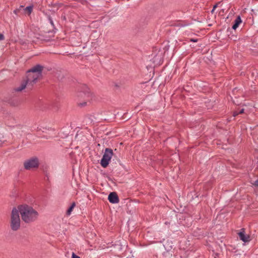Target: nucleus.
Wrapping results in <instances>:
<instances>
[{
  "instance_id": "16",
  "label": "nucleus",
  "mask_w": 258,
  "mask_h": 258,
  "mask_svg": "<svg viewBox=\"0 0 258 258\" xmlns=\"http://www.w3.org/2000/svg\"><path fill=\"white\" fill-rule=\"evenodd\" d=\"M4 39V36L2 34H0V40H3Z\"/></svg>"
},
{
  "instance_id": "4",
  "label": "nucleus",
  "mask_w": 258,
  "mask_h": 258,
  "mask_svg": "<svg viewBox=\"0 0 258 258\" xmlns=\"http://www.w3.org/2000/svg\"><path fill=\"white\" fill-rule=\"evenodd\" d=\"M20 215V214L17 207L12 209L11 214L10 226L13 230H17L20 227L21 219Z\"/></svg>"
},
{
  "instance_id": "12",
  "label": "nucleus",
  "mask_w": 258,
  "mask_h": 258,
  "mask_svg": "<svg viewBox=\"0 0 258 258\" xmlns=\"http://www.w3.org/2000/svg\"><path fill=\"white\" fill-rule=\"evenodd\" d=\"M33 10V6H30L25 9V12L28 15L30 14Z\"/></svg>"
},
{
  "instance_id": "14",
  "label": "nucleus",
  "mask_w": 258,
  "mask_h": 258,
  "mask_svg": "<svg viewBox=\"0 0 258 258\" xmlns=\"http://www.w3.org/2000/svg\"><path fill=\"white\" fill-rule=\"evenodd\" d=\"M218 5V4H216V5H215L213 7V9H212V11H211V13H213L214 12V11H215V9L217 7Z\"/></svg>"
},
{
  "instance_id": "1",
  "label": "nucleus",
  "mask_w": 258,
  "mask_h": 258,
  "mask_svg": "<svg viewBox=\"0 0 258 258\" xmlns=\"http://www.w3.org/2000/svg\"><path fill=\"white\" fill-rule=\"evenodd\" d=\"M22 220L26 223H30L36 221L39 217V213L32 206L24 204L17 207Z\"/></svg>"
},
{
  "instance_id": "6",
  "label": "nucleus",
  "mask_w": 258,
  "mask_h": 258,
  "mask_svg": "<svg viewBox=\"0 0 258 258\" xmlns=\"http://www.w3.org/2000/svg\"><path fill=\"white\" fill-rule=\"evenodd\" d=\"M113 152L111 149L106 148L101 160L100 164L103 167H106L112 157Z\"/></svg>"
},
{
  "instance_id": "10",
  "label": "nucleus",
  "mask_w": 258,
  "mask_h": 258,
  "mask_svg": "<svg viewBox=\"0 0 258 258\" xmlns=\"http://www.w3.org/2000/svg\"><path fill=\"white\" fill-rule=\"evenodd\" d=\"M30 85V83H28L27 82V80H26V81L25 82L23 83L20 87H17L16 89V90L17 91H21L24 89L26 88V85Z\"/></svg>"
},
{
  "instance_id": "3",
  "label": "nucleus",
  "mask_w": 258,
  "mask_h": 258,
  "mask_svg": "<svg viewBox=\"0 0 258 258\" xmlns=\"http://www.w3.org/2000/svg\"><path fill=\"white\" fill-rule=\"evenodd\" d=\"M78 97L80 100L79 105L83 107L87 105L88 103L91 102L93 99V95L89 88L87 86L84 85L81 89L78 94Z\"/></svg>"
},
{
  "instance_id": "15",
  "label": "nucleus",
  "mask_w": 258,
  "mask_h": 258,
  "mask_svg": "<svg viewBox=\"0 0 258 258\" xmlns=\"http://www.w3.org/2000/svg\"><path fill=\"white\" fill-rule=\"evenodd\" d=\"M72 258H80V257L76 255L74 252L72 253Z\"/></svg>"
},
{
  "instance_id": "8",
  "label": "nucleus",
  "mask_w": 258,
  "mask_h": 258,
  "mask_svg": "<svg viewBox=\"0 0 258 258\" xmlns=\"http://www.w3.org/2000/svg\"><path fill=\"white\" fill-rule=\"evenodd\" d=\"M108 200L112 204H116L118 202V197L115 192H111L108 196Z\"/></svg>"
},
{
  "instance_id": "11",
  "label": "nucleus",
  "mask_w": 258,
  "mask_h": 258,
  "mask_svg": "<svg viewBox=\"0 0 258 258\" xmlns=\"http://www.w3.org/2000/svg\"><path fill=\"white\" fill-rule=\"evenodd\" d=\"M75 203H73L71 206L70 207V208L68 209L67 212V214L68 215H70L72 213V212L73 210L74 209V207H75Z\"/></svg>"
},
{
  "instance_id": "5",
  "label": "nucleus",
  "mask_w": 258,
  "mask_h": 258,
  "mask_svg": "<svg viewBox=\"0 0 258 258\" xmlns=\"http://www.w3.org/2000/svg\"><path fill=\"white\" fill-rule=\"evenodd\" d=\"M39 165V159L37 157H33L27 160L24 163V168L27 170H31L38 167Z\"/></svg>"
},
{
  "instance_id": "13",
  "label": "nucleus",
  "mask_w": 258,
  "mask_h": 258,
  "mask_svg": "<svg viewBox=\"0 0 258 258\" xmlns=\"http://www.w3.org/2000/svg\"><path fill=\"white\" fill-rule=\"evenodd\" d=\"M244 111V109H240V110L238 112H237V111L234 112V113H233V115H234V116H235L237 115L239 113H243Z\"/></svg>"
},
{
  "instance_id": "9",
  "label": "nucleus",
  "mask_w": 258,
  "mask_h": 258,
  "mask_svg": "<svg viewBox=\"0 0 258 258\" xmlns=\"http://www.w3.org/2000/svg\"><path fill=\"white\" fill-rule=\"evenodd\" d=\"M241 23V20L240 16H238L236 18L235 20L234 21V24L232 26V28L235 30L239 26V25Z\"/></svg>"
},
{
  "instance_id": "7",
  "label": "nucleus",
  "mask_w": 258,
  "mask_h": 258,
  "mask_svg": "<svg viewBox=\"0 0 258 258\" xmlns=\"http://www.w3.org/2000/svg\"><path fill=\"white\" fill-rule=\"evenodd\" d=\"M238 236L240 239L244 242H247L250 240L249 235L245 234L243 229H242L241 231L238 233Z\"/></svg>"
},
{
  "instance_id": "18",
  "label": "nucleus",
  "mask_w": 258,
  "mask_h": 258,
  "mask_svg": "<svg viewBox=\"0 0 258 258\" xmlns=\"http://www.w3.org/2000/svg\"><path fill=\"white\" fill-rule=\"evenodd\" d=\"M191 41H192L193 42H197V40H196V39H191Z\"/></svg>"
},
{
  "instance_id": "2",
  "label": "nucleus",
  "mask_w": 258,
  "mask_h": 258,
  "mask_svg": "<svg viewBox=\"0 0 258 258\" xmlns=\"http://www.w3.org/2000/svg\"><path fill=\"white\" fill-rule=\"evenodd\" d=\"M42 66L37 64L27 72V80L30 85H33L42 77Z\"/></svg>"
},
{
  "instance_id": "17",
  "label": "nucleus",
  "mask_w": 258,
  "mask_h": 258,
  "mask_svg": "<svg viewBox=\"0 0 258 258\" xmlns=\"http://www.w3.org/2000/svg\"><path fill=\"white\" fill-rule=\"evenodd\" d=\"M253 184L255 186H258V180H256L254 181Z\"/></svg>"
}]
</instances>
